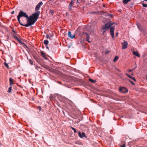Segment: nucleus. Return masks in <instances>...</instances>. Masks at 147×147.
<instances>
[{
  "instance_id": "obj_6",
  "label": "nucleus",
  "mask_w": 147,
  "mask_h": 147,
  "mask_svg": "<svg viewBox=\"0 0 147 147\" xmlns=\"http://www.w3.org/2000/svg\"><path fill=\"white\" fill-rule=\"evenodd\" d=\"M110 35L113 38L114 37V30L115 29L114 26H111L110 28Z\"/></svg>"
},
{
  "instance_id": "obj_1",
  "label": "nucleus",
  "mask_w": 147,
  "mask_h": 147,
  "mask_svg": "<svg viewBox=\"0 0 147 147\" xmlns=\"http://www.w3.org/2000/svg\"><path fill=\"white\" fill-rule=\"evenodd\" d=\"M27 23L26 24L23 25V26L26 27H28L31 26L34 24L36 22L33 18H32V16H30L29 18L28 17V18H27Z\"/></svg>"
},
{
  "instance_id": "obj_22",
  "label": "nucleus",
  "mask_w": 147,
  "mask_h": 147,
  "mask_svg": "<svg viewBox=\"0 0 147 147\" xmlns=\"http://www.w3.org/2000/svg\"><path fill=\"white\" fill-rule=\"evenodd\" d=\"M11 89H12L11 86H10V87H9V88H8V92L9 93L11 92Z\"/></svg>"
},
{
  "instance_id": "obj_14",
  "label": "nucleus",
  "mask_w": 147,
  "mask_h": 147,
  "mask_svg": "<svg viewBox=\"0 0 147 147\" xmlns=\"http://www.w3.org/2000/svg\"><path fill=\"white\" fill-rule=\"evenodd\" d=\"M68 36L69 37L71 38H74L75 37V35H73L71 34V33L70 31H69L68 32Z\"/></svg>"
},
{
  "instance_id": "obj_4",
  "label": "nucleus",
  "mask_w": 147,
  "mask_h": 147,
  "mask_svg": "<svg viewBox=\"0 0 147 147\" xmlns=\"http://www.w3.org/2000/svg\"><path fill=\"white\" fill-rule=\"evenodd\" d=\"M18 16L21 18L22 17H24L27 18H28V16L27 15V14L24 12H23L22 11H20L18 15Z\"/></svg>"
},
{
  "instance_id": "obj_18",
  "label": "nucleus",
  "mask_w": 147,
  "mask_h": 147,
  "mask_svg": "<svg viewBox=\"0 0 147 147\" xmlns=\"http://www.w3.org/2000/svg\"><path fill=\"white\" fill-rule=\"evenodd\" d=\"M130 0H123V2L124 4H126L127 3L130 1Z\"/></svg>"
},
{
  "instance_id": "obj_40",
  "label": "nucleus",
  "mask_w": 147,
  "mask_h": 147,
  "mask_svg": "<svg viewBox=\"0 0 147 147\" xmlns=\"http://www.w3.org/2000/svg\"><path fill=\"white\" fill-rule=\"evenodd\" d=\"M13 32H14V33H16L15 31L14 30H13Z\"/></svg>"
},
{
  "instance_id": "obj_31",
  "label": "nucleus",
  "mask_w": 147,
  "mask_h": 147,
  "mask_svg": "<svg viewBox=\"0 0 147 147\" xmlns=\"http://www.w3.org/2000/svg\"><path fill=\"white\" fill-rule=\"evenodd\" d=\"M129 81L132 83V84L133 85H135V84L132 81H130V80H129Z\"/></svg>"
},
{
  "instance_id": "obj_13",
  "label": "nucleus",
  "mask_w": 147,
  "mask_h": 147,
  "mask_svg": "<svg viewBox=\"0 0 147 147\" xmlns=\"http://www.w3.org/2000/svg\"><path fill=\"white\" fill-rule=\"evenodd\" d=\"M14 38H15L18 42L20 44H23V42L18 38L16 36H13Z\"/></svg>"
},
{
  "instance_id": "obj_5",
  "label": "nucleus",
  "mask_w": 147,
  "mask_h": 147,
  "mask_svg": "<svg viewBox=\"0 0 147 147\" xmlns=\"http://www.w3.org/2000/svg\"><path fill=\"white\" fill-rule=\"evenodd\" d=\"M40 13V11H38L36 13L33 14L32 15V18H33L34 19V20H35V21H37V19L38 18V16H39Z\"/></svg>"
},
{
  "instance_id": "obj_21",
  "label": "nucleus",
  "mask_w": 147,
  "mask_h": 147,
  "mask_svg": "<svg viewBox=\"0 0 147 147\" xmlns=\"http://www.w3.org/2000/svg\"><path fill=\"white\" fill-rule=\"evenodd\" d=\"M118 59H119V57H118V56H115L113 59V61L114 62L116 61Z\"/></svg>"
},
{
  "instance_id": "obj_25",
  "label": "nucleus",
  "mask_w": 147,
  "mask_h": 147,
  "mask_svg": "<svg viewBox=\"0 0 147 147\" xmlns=\"http://www.w3.org/2000/svg\"><path fill=\"white\" fill-rule=\"evenodd\" d=\"M29 62L30 63L31 65H33V62L32 61L31 59H30L29 60Z\"/></svg>"
},
{
  "instance_id": "obj_44",
  "label": "nucleus",
  "mask_w": 147,
  "mask_h": 147,
  "mask_svg": "<svg viewBox=\"0 0 147 147\" xmlns=\"http://www.w3.org/2000/svg\"><path fill=\"white\" fill-rule=\"evenodd\" d=\"M131 75H133V74H131Z\"/></svg>"
},
{
  "instance_id": "obj_41",
  "label": "nucleus",
  "mask_w": 147,
  "mask_h": 147,
  "mask_svg": "<svg viewBox=\"0 0 147 147\" xmlns=\"http://www.w3.org/2000/svg\"><path fill=\"white\" fill-rule=\"evenodd\" d=\"M117 71H119V70H118V69H117Z\"/></svg>"
},
{
  "instance_id": "obj_3",
  "label": "nucleus",
  "mask_w": 147,
  "mask_h": 147,
  "mask_svg": "<svg viewBox=\"0 0 147 147\" xmlns=\"http://www.w3.org/2000/svg\"><path fill=\"white\" fill-rule=\"evenodd\" d=\"M115 24V22H108L106 24L102 27V30H103L107 31L111 26Z\"/></svg>"
},
{
  "instance_id": "obj_7",
  "label": "nucleus",
  "mask_w": 147,
  "mask_h": 147,
  "mask_svg": "<svg viewBox=\"0 0 147 147\" xmlns=\"http://www.w3.org/2000/svg\"><path fill=\"white\" fill-rule=\"evenodd\" d=\"M119 91L120 92L123 93H126L128 92V90L125 87H119Z\"/></svg>"
},
{
  "instance_id": "obj_39",
  "label": "nucleus",
  "mask_w": 147,
  "mask_h": 147,
  "mask_svg": "<svg viewBox=\"0 0 147 147\" xmlns=\"http://www.w3.org/2000/svg\"><path fill=\"white\" fill-rule=\"evenodd\" d=\"M39 109H40V110H41V108L40 107H39Z\"/></svg>"
},
{
  "instance_id": "obj_15",
  "label": "nucleus",
  "mask_w": 147,
  "mask_h": 147,
  "mask_svg": "<svg viewBox=\"0 0 147 147\" xmlns=\"http://www.w3.org/2000/svg\"><path fill=\"white\" fill-rule=\"evenodd\" d=\"M126 75L129 78H131L134 81H136V79H135V78L134 77H132L130 75H129V74H126Z\"/></svg>"
},
{
  "instance_id": "obj_37",
  "label": "nucleus",
  "mask_w": 147,
  "mask_h": 147,
  "mask_svg": "<svg viewBox=\"0 0 147 147\" xmlns=\"http://www.w3.org/2000/svg\"><path fill=\"white\" fill-rule=\"evenodd\" d=\"M35 68L36 69H37L38 68V67L37 66H35Z\"/></svg>"
},
{
  "instance_id": "obj_8",
  "label": "nucleus",
  "mask_w": 147,
  "mask_h": 147,
  "mask_svg": "<svg viewBox=\"0 0 147 147\" xmlns=\"http://www.w3.org/2000/svg\"><path fill=\"white\" fill-rule=\"evenodd\" d=\"M43 3L41 1L39 3L36 5L35 9L36 11H38V10L40 9L41 6L43 4Z\"/></svg>"
},
{
  "instance_id": "obj_19",
  "label": "nucleus",
  "mask_w": 147,
  "mask_h": 147,
  "mask_svg": "<svg viewBox=\"0 0 147 147\" xmlns=\"http://www.w3.org/2000/svg\"><path fill=\"white\" fill-rule=\"evenodd\" d=\"M9 82H10V85H12L13 84V80L12 79V78H10L9 79Z\"/></svg>"
},
{
  "instance_id": "obj_30",
  "label": "nucleus",
  "mask_w": 147,
  "mask_h": 147,
  "mask_svg": "<svg viewBox=\"0 0 147 147\" xmlns=\"http://www.w3.org/2000/svg\"><path fill=\"white\" fill-rule=\"evenodd\" d=\"M104 31H103V32H102V34L103 35H105L106 33V31H105V30H103Z\"/></svg>"
},
{
  "instance_id": "obj_42",
  "label": "nucleus",
  "mask_w": 147,
  "mask_h": 147,
  "mask_svg": "<svg viewBox=\"0 0 147 147\" xmlns=\"http://www.w3.org/2000/svg\"><path fill=\"white\" fill-rule=\"evenodd\" d=\"M145 1H147V0H144Z\"/></svg>"
},
{
  "instance_id": "obj_34",
  "label": "nucleus",
  "mask_w": 147,
  "mask_h": 147,
  "mask_svg": "<svg viewBox=\"0 0 147 147\" xmlns=\"http://www.w3.org/2000/svg\"><path fill=\"white\" fill-rule=\"evenodd\" d=\"M14 13V11H12L11 13V14H13Z\"/></svg>"
},
{
  "instance_id": "obj_35",
  "label": "nucleus",
  "mask_w": 147,
  "mask_h": 147,
  "mask_svg": "<svg viewBox=\"0 0 147 147\" xmlns=\"http://www.w3.org/2000/svg\"><path fill=\"white\" fill-rule=\"evenodd\" d=\"M53 12H54V11H53H53H51V14L53 15Z\"/></svg>"
},
{
  "instance_id": "obj_45",
  "label": "nucleus",
  "mask_w": 147,
  "mask_h": 147,
  "mask_svg": "<svg viewBox=\"0 0 147 147\" xmlns=\"http://www.w3.org/2000/svg\"><path fill=\"white\" fill-rule=\"evenodd\" d=\"M77 1H78V0H77Z\"/></svg>"
},
{
  "instance_id": "obj_16",
  "label": "nucleus",
  "mask_w": 147,
  "mask_h": 147,
  "mask_svg": "<svg viewBox=\"0 0 147 147\" xmlns=\"http://www.w3.org/2000/svg\"><path fill=\"white\" fill-rule=\"evenodd\" d=\"M41 54H42V57L43 58H44L45 59H47V58L46 57V56L45 54L43 52H41Z\"/></svg>"
},
{
  "instance_id": "obj_27",
  "label": "nucleus",
  "mask_w": 147,
  "mask_h": 147,
  "mask_svg": "<svg viewBox=\"0 0 147 147\" xmlns=\"http://www.w3.org/2000/svg\"><path fill=\"white\" fill-rule=\"evenodd\" d=\"M4 64L5 65L7 68H8L9 66L8 64L7 63H5Z\"/></svg>"
},
{
  "instance_id": "obj_12",
  "label": "nucleus",
  "mask_w": 147,
  "mask_h": 147,
  "mask_svg": "<svg viewBox=\"0 0 147 147\" xmlns=\"http://www.w3.org/2000/svg\"><path fill=\"white\" fill-rule=\"evenodd\" d=\"M133 53L134 55L136 56L139 57H140V55L139 54L137 51H133Z\"/></svg>"
},
{
  "instance_id": "obj_17",
  "label": "nucleus",
  "mask_w": 147,
  "mask_h": 147,
  "mask_svg": "<svg viewBox=\"0 0 147 147\" xmlns=\"http://www.w3.org/2000/svg\"><path fill=\"white\" fill-rule=\"evenodd\" d=\"M86 40L88 42H90L89 40L90 36L87 33H86Z\"/></svg>"
},
{
  "instance_id": "obj_9",
  "label": "nucleus",
  "mask_w": 147,
  "mask_h": 147,
  "mask_svg": "<svg viewBox=\"0 0 147 147\" xmlns=\"http://www.w3.org/2000/svg\"><path fill=\"white\" fill-rule=\"evenodd\" d=\"M121 45L122 46V49H125L127 47V42L124 40L123 42L121 43Z\"/></svg>"
},
{
  "instance_id": "obj_36",
  "label": "nucleus",
  "mask_w": 147,
  "mask_h": 147,
  "mask_svg": "<svg viewBox=\"0 0 147 147\" xmlns=\"http://www.w3.org/2000/svg\"><path fill=\"white\" fill-rule=\"evenodd\" d=\"M133 70V69H132H132H129V72L131 71H132Z\"/></svg>"
},
{
  "instance_id": "obj_43",
  "label": "nucleus",
  "mask_w": 147,
  "mask_h": 147,
  "mask_svg": "<svg viewBox=\"0 0 147 147\" xmlns=\"http://www.w3.org/2000/svg\"><path fill=\"white\" fill-rule=\"evenodd\" d=\"M137 26H138V27H139V26H138V25H137Z\"/></svg>"
},
{
  "instance_id": "obj_23",
  "label": "nucleus",
  "mask_w": 147,
  "mask_h": 147,
  "mask_svg": "<svg viewBox=\"0 0 147 147\" xmlns=\"http://www.w3.org/2000/svg\"><path fill=\"white\" fill-rule=\"evenodd\" d=\"M20 17H18V16H17V18H18V21L20 23V24L21 25H22L23 26V24H22L20 22Z\"/></svg>"
},
{
  "instance_id": "obj_2",
  "label": "nucleus",
  "mask_w": 147,
  "mask_h": 147,
  "mask_svg": "<svg viewBox=\"0 0 147 147\" xmlns=\"http://www.w3.org/2000/svg\"><path fill=\"white\" fill-rule=\"evenodd\" d=\"M27 23L26 24L23 25V26L26 27H28L31 26L34 24L36 22L33 18H32V16H30L29 18L28 17V18H27Z\"/></svg>"
},
{
  "instance_id": "obj_38",
  "label": "nucleus",
  "mask_w": 147,
  "mask_h": 147,
  "mask_svg": "<svg viewBox=\"0 0 147 147\" xmlns=\"http://www.w3.org/2000/svg\"><path fill=\"white\" fill-rule=\"evenodd\" d=\"M118 34V33H116V36H117Z\"/></svg>"
},
{
  "instance_id": "obj_10",
  "label": "nucleus",
  "mask_w": 147,
  "mask_h": 147,
  "mask_svg": "<svg viewBox=\"0 0 147 147\" xmlns=\"http://www.w3.org/2000/svg\"><path fill=\"white\" fill-rule=\"evenodd\" d=\"M78 136L81 138L84 137L86 138H87V136H86L85 133L84 132L81 133L80 131H79L78 132Z\"/></svg>"
},
{
  "instance_id": "obj_26",
  "label": "nucleus",
  "mask_w": 147,
  "mask_h": 147,
  "mask_svg": "<svg viewBox=\"0 0 147 147\" xmlns=\"http://www.w3.org/2000/svg\"><path fill=\"white\" fill-rule=\"evenodd\" d=\"M71 127L72 129L73 130V131L75 133H76L77 132L76 131L75 128L73 127Z\"/></svg>"
},
{
  "instance_id": "obj_20",
  "label": "nucleus",
  "mask_w": 147,
  "mask_h": 147,
  "mask_svg": "<svg viewBox=\"0 0 147 147\" xmlns=\"http://www.w3.org/2000/svg\"><path fill=\"white\" fill-rule=\"evenodd\" d=\"M44 44L46 45H47L48 44L49 41L48 40H45L44 41Z\"/></svg>"
},
{
  "instance_id": "obj_32",
  "label": "nucleus",
  "mask_w": 147,
  "mask_h": 147,
  "mask_svg": "<svg viewBox=\"0 0 147 147\" xmlns=\"http://www.w3.org/2000/svg\"><path fill=\"white\" fill-rule=\"evenodd\" d=\"M49 35H46V37L47 38H49Z\"/></svg>"
},
{
  "instance_id": "obj_33",
  "label": "nucleus",
  "mask_w": 147,
  "mask_h": 147,
  "mask_svg": "<svg viewBox=\"0 0 147 147\" xmlns=\"http://www.w3.org/2000/svg\"><path fill=\"white\" fill-rule=\"evenodd\" d=\"M125 145L123 144L121 146V147H125Z\"/></svg>"
},
{
  "instance_id": "obj_11",
  "label": "nucleus",
  "mask_w": 147,
  "mask_h": 147,
  "mask_svg": "<svg viewBox=\"0 0 147 147\" xmlns=\"http://www.w3.org/2000/svg\"><path fill=\"white\" fill-rule=\"evenodd\" d=\"M75 0H71L69 5V9L71 10L72 8V5L74 3Z\"/></svg>"
},
{
  "instance_id": "obj_24",
  "label": "nucleus",
  "mask_w": 147,
  "mask_h": 147,
  "mask_svg": "<svg viewBox=\"0 0 147 147\" xmlns=\"http://www.w3.org/2000/svg\"><path fill=\"white\" fill-rule=\"evenodd\" d=\"M89 81L92 83H95L96 82V80H93V79H89Z\"/></svg>"
},
{
  "instance_id": "obj_29",
  "label": "nucleus",
  "mask_w": 147,
  "mask_h": 147,
  "mask_svg": "<svg viewBox=\"0 0 147 147\" xmlns=\"http://www.w3.org/2000/svg\"><path fill=\"white\" fill-rule=\"evenodd\" d=\"M143 6L144 7H147V5L145 4H143Z\"/></svg>"
},
{
  "instance_id": "obj_28",
  "label": "nucleus",
  "mask_w": 147,
  "mask_h": 147,
  "mask_svg": "<svg viewBox=\"0 0 147 147\" xmlns=\"http://www.w3.org/2000/svg\"><path fill=\"white\" fill-rule=\"evenodd\" d=\"M105 16H109L110 17H112V15L109 14H107V15H105Z\"/></svg>"
}]
</instances>
